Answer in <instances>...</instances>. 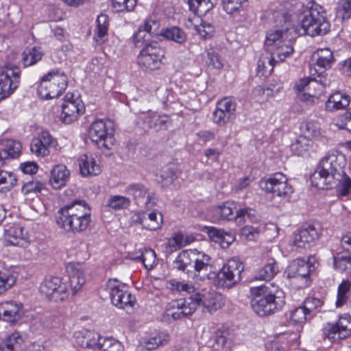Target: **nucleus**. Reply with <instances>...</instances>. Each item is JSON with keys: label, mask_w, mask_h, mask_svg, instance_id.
<instances>
[{"label": "nucleus", "mask_w": 351, "mask_h": 351, "mask_svg": "<svg viewBox=\"0 0 351 351\" xmlns=\"http://www.w3.org/2000/svg\"><path fill=\"white\" fill-rule=\"evenodd\" d=\"M173 267L186 273L190 277L213 280L216 287L224 289H230L240 282L244 269L243 263L233 258L228 260L217 273L213 271L210 257L197 250L182 251L173 261Z\"/></svg>", "instance_id": "nucleus-1"}, {"label": "nucleus", "mask_w": 351, "mask_h": 351, "mask_svg": "<svg viewBox=\"0 0 351 351\" xmlns=\"http://www.w3.org/2000/svg\"><path fill=\"white\" fill-rule=\"evenodd\" d=\"M346 165L343 153L336 150L328 152L311 176L312 186L322 190L336 188L339 196H347L351 190V178L345 171Z\"/></svg>", "instance_id": "nucleus-2"}, {"label": "nucleus", "mask_w": 351, "mask_h": 351, "mask_svg": "<svg viewBox=\"0 0 351 351\" xmlns=\"http://www.w3.org/2000/svg\"><path fill=\"white\" fill-rule=\"evenodd\" d=\"M276 28L268 32L265 45L270 49L271 56L275 62H282L293 53L292 35L293 29L290 27L288 16L278 12L274 14Z\"/></svg>", "instance_id": "nucleus-3"}, {"label": "nucleus", "mask_w": 351, "mask_h": 351, "mask_svg": "<svg viewBox=\"0 0 351 351\" xmlns=\"http://www.w3.org/2000/svg\"><path fill=\"white\" fill-rule=\"evenodd\" d=\"M56 221L66 232H82L90 222V208L85 201L75 200L57 212Z\"/></svg>", "instance_id": "nucleus-4"}, {"label": "nucleus", "mask_w": 351, "mask_h": 351, "mask_svg": "<svg viewBox=\"0 0 351 351\" xmlns=\"http://www.w3.org/2000/svg\"><path fill=\"white\" fill-rule=\"evenodd\" d=\"M250 291L254 296L251 300L252 308L260 316L274 314L285 304L284 291L272 283L252 287Z\"/></svg>", "instance_id": "nucleus-5"}, {"label": "nucleus", "mask_w": 351, "mask_h": 351, "mask_svg": "<svg viewBox=\"0 0 351 351\" xmlns=\"http://www.w3.org/2000/svg\"><path fill=\"white\" fill-rule=\"evenodd\" d=\"M307 14L301 21L304 33L314 37L324 35L330 29V24L328 21L322 6L311 2Z\"/></svg>", "instance_id": "nucleus-6"}, {"label": "nucleus", "mask_w": 351, "mask_h": 351, "mask_svg": "<svg viewBox=\"0 0 351 351\" xmlns=\"http://www.w3.org/2000/svg\"><path fill=\"white\" fill-rule=\"evenodd\" d=\"M67 77L58 70L49 71L42 77L38 93L43 99L58 97L67 86Z\"/></svg>", "instance_id": "nucleus-7"}, {"label": "nucleus", "mask_w": 351, "mask_h": 351, "mask_svg": "<svg viewBox=\"0 0 351 351\" xmlns=\"http://www.w3.org/2000/svg\"><path fill=\"white\" fill-rule=\"evenodd\" d=\"M164 57L165 50L158 42L152 41L142 48L137 62L143 70L154 71L160 68Z\"/></svg>", "instance_id": "nucleus-8"}, {"label": "nucleus", "mask_w": 351, "mask_h": 351, "mask_svg": "<svg viewBox=\"0 0 351 351\" xmlns=\"http://www.w3.org/2000/svg\"><path fill=\"white\" fill-rule=\"evenodd\" d=\"M313 67L310 68L311 75H317L319 83L322 86H326V79L322 74L330 69L335 62L333 53L328 48L319 49L311 56Z\"/></svg>", "instance_id": "nucleus-9"}, {"label": "nucleus", "mask_w": 351, "mask_h": 351, "mask_svg": "<svg viewBox=\"0 0 351 351\" xmlns=\"http://www.w3.org/2000/svg\"><path fill=\"white\" fill-rule=\"evenodd\" d=\"M260 186L266 193H271L280 197H287L293 192L292 186L287 183L286 176L280 172L261 180Z\"/></svg>", "instance_id": "nucleus-10"}, {"label": "nucleus", "mask_w": 351, "mask_h": 351, "mask_svg": "<svg viewBox=\"0 0 351 351\" xmlns=\"http://www.w3.org/2000/svg\"><path fill=\"white\" fill-rule=\"evenodd\" d=\"M90 140L104 151L110 150L114 142L112 134L108 132L106 123L104 120L93 122L88 131Z\"/></svg>", "instance_id": "nucleus-11"}, {"label": "nucleus", "mask_w": 351, "mask_h": 351, "mask_svg": "<svg viewBox=\"0 0 351 351\" xmlns=\"http://www.w3.org/2000/svg\"><path fill=\"white\" fill-rule=\"evenodd\" d=\"M40 292L47 299L56 302L65 300L69 294L66 285L58 277H49L40 286Z\"/></svg>", "instance_id": "nucleus-12"}, {"label": "nucleus", "mask_w": 351, "mask_h": 351, "mask_svg": "<svg viewBox=\"0 0 351 351\" xmlns=\"http://www.w3.org/2000/svg\"><path fill=\"white\" fill-rule=\"evenodd\" d=\"M323 335L332 342L347 338L351 334V317L344 315L336 324L327 323L322 329Z\"/></svg>", "instance_id": "nucleus-13"}, {"label": "nucleus", "mask_w": 351, "mask_h": 351, "mask_svg": "<svg viewBox=\"0 0 351 351\" xmlns=\"http://www.w3.org/2000/svg\"><path fill=\"white\" fill-rule=\"evenodd\" d=\"M237 103L230 97H224L217 102L213 113V121L219 126H224L236 117Z\"/></svg>", "instance_id": "nucleus-14"}, {"label": "nucleus", "mask_w": 351, "mask_h": 351, "mask_svg": "<svg viewBox=\"0 0 351 351\" xmlns=\"http://www.w3.org/2000/svg\"><path fill=\"white\" fill-rule=\"evenodd\" d=\"M313 266L304 259L297 258L293 261L287 268L285 274L289 279L300 280V288H305L309 285V275Z\"/></svg>", "instance_id": "nucleus-15"}, {"label": "nucleus", "mask_w": 351, "mask_h": 351, "mask_svg": "<svg viewBox=\"0 0 351 351\" xmlns=\"http://www.w3.org/2000/svg\"><path fill=\"white\" fill-rule=\"evenodd\" d=\"M20 69L18 67H6L0 73V99L10 96L19 84Z\"/></svg>", "instance_id": "nucleus-16"}, {"label": "nucleus", "mask_w": 351, "mask_h": 351, "mask_svg": "<svg viewBox=\"0 0 351 351\" xmlns=\"http://www.w3.org/2000/svg\"><path fill=\"white\" fill-rule=\"evenodd\" d=\"M66 99L62 105L61 119L66 124H70L77 120L79 115L84 112V106L79 98L74 99L73 95L66 96Z\"/></svg>", "instance_id": "nucleus-17"}, {"label": "nucleus", "mask_w": 351, "mask_h": 351, "mask_svg": "<svg viewBox=\"0 0 351 351\" xmlns=\"http://www.w3.org/2000/svg\"><path fill=\"white\" fill-rule=\"evenodd\" d=\"M127 194L133 196L137 204H144L147 208L153 207L156 203V197L154 193H148L147 189L141 184H132L125 189Z\"/></svg>", "instance_id": "nucleus-18"}, {"label": "nucleus", "mask_w": 351, "mask_h": 351, "mask_svg": "<svg viewBox=\"0 0 351 351\" xmlns=\"http://www.w3.org/2000/svg\"><path fill=\"white\" fill-rule=\"evenodd\" d=\"M319 237V232L315 225L303 226L294 234L293 245L298 248H307Z\"/></svg>", "instance_id": "nucleus-19"}, {"label": "nucleus", "mask_w": 351, "mask_h": 351, "mask_svg": "<svg viewBox=\"0 0 351 351\" xmlns=\"http://www.w3.org/2000/svg\"><path fill=\"white\" fill-rule=\"evenodd\" d=\"M55 143V140L49 132L42 131L32 139L30 149L36 156L44 157L49 154V147Z\"/></svg>", "instance_id": "nucleus-20"}, {"label": "nucleus", "mask_w": 351, "mask_h": 351, "mask_svg": "<svg viewBox=\"0 0 351 351\" xmlns=\"http://www.w3.org/2000/svg\"><path fill=\"white\" fill-rule=\"evenodd\" d=\"M23 314L21 302L8 301L0 303V319L14 324L19 321Z\"/></svg>", "instance_id": "nucleus-21"}, {"label": "nucleus", "mask_w": 351, "mask_h": 351, "mask_svg": "<svg viewBox=\"0 0 351 351\" xmlns=\"http://www.w3.org/2000/svg\"><path fill=\"white\" fill-rule=\"evenodd\" d=\"M66 271L69 276L71 289L75 294L86 282L84 267L80 263H69L66 266Z\"/></svg>", "instance_id": "nucleus-22"}, {"label": "nucleus", "mask_w": 351, "mask_h": 351, "mask_svg": "<svg viewBox=\"0 0 351 351\" xmlns=\"http://www.w3.org/2000/svg\"><path fill=\"white\" fill-rule=\"evenodd\" d=\"M199 307H202V311H206L209 313L216 311L221 306V295L215 291H204L199 293Z\"/></svg>", "instance_id": "nucleus-23"}, {"label": "nucleus", "mask_w": 351, "mask_h": 351, "mask_svg": "<svg viewBox=\"0 0 351 351\" xmlns=\"http://www.w3.org/2000/svg\"><path fill=\"white\" fill-rule=\"evenodd\" d=\"M80 174L83 177L95 176L101 172L100 165L92 155L83 154L78 159Z\"/></svg>", "instance_id": "nucleus-24"}, {"label": "nucleus", "mask_w": 351, "mask_h": 351, "mask_svg": "<svg viewBox=\"0 0 351 351\" xmlns=\"http://www.w3.org/2000/svg\"><path fill=\"white\" fill-rule=\"evenodd\" d=\"M141 119L145 127L156 131L167 129V123L169 121L167 116L159 115L153 112L143 113Z\"/></svg>", "instance_id": "nucleus-25"}, {"label": "nucleus", "mask_w": 351, "mask_h": 351, "mask_svg": "<svg viewBox=\"0 0 351 351\" xmlns=\"http://www.w3.org/2000/svg\"><path fill=\"white\" fill-rule=\"evenodd\" d=\"M169 339L170 336L167 332H160L143 338L141 342V346L145 350L152 351L160 346L166 345L169 341Z\"/></svg>", "instance_id": "nucleus-26"}, {"label": "nucleus", "mask_w": 351, "mask_h": 351, "mask_svg": "<svg viewBox=\"0 0 351 351\" xmlns=\"http://www.w3.org/2000/svg\"><path fill=\"white\" fill-rule=\"evenodd\" d=\"M107 289L109 291L112 304L119 308L123 307L122 296L126 292L123 289L125 285L120 282L117 279H109L106 282Z\"/></svg>", "instance_id": "nucleus-27"}, {"label": "nucleus", "mask_w": 351, "mask_h": 351, "mask_svg": "<svg viewBox=\"0 0 351 351\" xmlns=\"http://www.w3.org/2000/svg\"><path fill=\"white\" fill-rule=\"evenodd\" d=\"M70 172L64 165L55 166L51 171L49 182L55 189L64 186L69 180Z\"/></svg>", "instance_id": "nucleus-28"}, {"label": "nucleus", "mask_w": 351, "mask_h": 351, "mask_svg": "<svg viewBox=\"0 0 351 351\" xmlns=\"http://www.w3.org/2000/svg\"><path fill=\"white\" fill-rule=\"evenodd\" d=\"M350 102V96L340 92H336L329 97L325 106L326 110L329 111L342 110L348 107Z\"/></svg>", "instance_id": "nucleus-29"}, {"label": "nucleus", "mask_w": 351, "mask_h": 351, "mask_svg": "<svg viewBox=\"0 0 351 351\" xmlns=\"http://www.w3.org/2000/svg\"><path fill=\"white\" fill-rule=\"evenodd\" d=\"M199 293H196L188 298H181L173 300V304H176L177 306H180V309L184 313L185 317L192 315L196 311L197 308L199 306Z\"/></svg>", "instance_id": "nucleus-30"}, {"label": "nucleus", "mask_w": 351, "mask_h": 351, "mask_svg": "<svg viewBox=\"0 0 351 351\" xmlns=\"http://www.w3.org/2000/svg\"><path fill=\"white\" fill-rule=\"evenodd\" d=\"M209 237L215 243H218L223 248H227L235 239L234 236L230 232L211 228L208 232Z\"/></svg>", "instance_id": "nucleus-31"}, {"label": "nucleus", "mask_w": 351, "mask_h": 351, "mask_svg": "<svg viewBox=\"0 0 351 351\" xmlns=\"http://www.w3.org/2000/svg\"><path fill=\"white\" fill-rule=\"evenodd\" d=\"M282 88L281 83L277 84V86L270 84V86L266 88L261 86L255 87L252 91V95L254 98L259 101L263 102L268 99L269 97L274 96L277 94Z\"/></svg>", "instance_id": "nucleus-32"}, {"label": "nucleus", "mask_w": 351, "mask_h": 351, "mask_svg": "<svg viewBox=\"0 0 351 351\" xmlns=\"http://www.w3.org/2000/svg\"><path fill=\"white\" fill-rule=\"evenodd\" d=\"M278 272L279 267L276 261L273 258H269L267 259L265 266L258 271L255 278L263 280H270Z\"/></svg>", "instance_id": "nucleus-33"}, {"label": "nucleus", "mask_w": 351, "mask_h": 351, "mask_svg": "<svg viewBox=\"0 0 351 351\" xmlns=\"http://www.w3.org/2000/svg\"><path fill=\"white\" fill-rule=\"evenodd\" d=\"M160 37L173 41L178 44H183L186 41L187 35L181 28L173 26L168 28H162Z\"/></svg>", "instance_id": "nucleus-34"}, {"label": "nucleus", "mask_w": 351, "mask_h": 351, "mask_svg": "<svg viewBox=\"0 0 351 351\" xmlns=\"http://www.w3.org/2000/svg\"><path fill=\"white\" fill-rule=\"evenodd\" d=\"M6 241L12 245L22 246L24 242L23 228L16 225L5 231Z\"/></svg>", "instance_id": "nucleus-35"}, {"label": "nucleus", "mask_w": 351, "mask_h": 351, "mask_svg": "<svg viewBox=\"0 0 351 351\" xmlns=\"http://www.w3.org/2000/svg\"><path fill=\"white\" fill-rule=\"evenodd\" d=\"M232 346V338L228 331H217L214 344V347L216 350L221 349L224 351H230Z\"/></svg>", "instance_id": "nucleus-36"}, {"label": "nucleus", "mask_w": 351, "mask_h": 351, "mask_svg": "<svg viewBox=\"0 0 351 351\" xmlns=\"http://www.w3.org/2000/svg\"><path fill=\"white\" fill-rule=\"evenodd\" d=\"M83 340L82 341V346L87 348L98 349L100 350L103 339L105 337L100 336L97 332L86 330L83 335Z\"/></svg>", "instance_id": "nucleus-37"}, {"label": "nucleus", "mask_w": 351, "mask_h": 351, "mask_svg": "<svg viewBox=\"0 0 351 351\" xmlns=\"http://www.w3.org/2000/svg\"><path fill=\"white\" fill-rule=\"evenodd\" d=\"M140 27L152 37H160L162 34L160 21L156 16H151L147 18L144 21L143 24Z\"/></svg>", "instance_id": "nucleus-38"}, {"label": "nucleus", "mask_w": 351, "mask_h": 351, "mask_svg": "<svg viewBox=\"0 0 351 351\" xmlns=\"http://www.w3.org/2000/svg\"><path fill=\"white\" fill-rule=\"evenodd\" d=\"M300 129L303 132L302 137H305L309 141L313 138H316L321 135V128L318 122L311 121L303 123Z\"/></svg>", "instance_id": "nucleus-39"}, {"label": "nucleus", "mask_w": 351, "mask_h": 351, "mask_svg": "<svg viewBox=\"0 0 351 351\" xmlns=\"http://www.w3.org/2000/svg\"><path fill=\"white\" fill-rule=\"evenodd\" d=\"M43 56V52L38 48L26 49L23 53L22 62L25 66H30L40 61Z\"/></svg>", "instance_id": "nucleus-40"}, {"label": "nucleus", "mask_w": 351, "mask_h": 351, "mask_svg": "<svg viewBox=\"0 0 351 351\" xmlns=\"http://www.w3.org/2000/svg\"><path fill=\"white\" fill-rule=\"evenodd\" d=\"M162 223V215L161 213L152 212L141 219L142 226L148 230H156L160 228Z\"/></svg>", "instance_id": "nucleus-41"}, {"label": "nucleus", "mask_w": 351, "mask_h": 351, "mask_svg": "<svg viewBox=\"0 0 351 351\" xmlns=\"http://www.w3.org/2000/svg\"><path fill=\"white\" fill-rule=\"evenodd\" d=\"M97 23L95 38L97 43L101 44L104 42V38L106 35L108 29V16L104 14L99 15L97 19Z\"/></svg>", "instance_id": "nucleus-42"}, {"label": "nucleus", "mask_w": 351, "mask_h": 351, "mask_svg": "<svg viewBox=\"0 0 351 351\" xmlns=\"http://www.w3.org/2000/svg\"><path fill=\"white\" fill-rule=\"evenodd\" d=\"M21 150V144L19 141L8 140L3 149H0L3 157L5 159L8 158H16L20 155Z\"/></svg>", "instance_id": "nucleus-43"}, {"label": "nucleus", "mask_w": 351, "mask_h": 351, "mask_svg": "<svg viewBox=\"0 0 351 351\" xmlns=\"http://www.w3.org/2000/svg\"><path fill=\"white\" fill-rule=\"evenodd\" d=\"M275 61L272 57L261 56L257 62V72L263 76H267L272 72Z\"/></svg>", "instance_id": "nucleus-44"}, {"label": "nucleus", "mask_w": 351, "mask_h": 351, "mask_svg": "<svg viewBox=\"0 0 351 351\" xmlns=\"http://www.w3.org/2000/svg\"><path fill=\"white\" fill-rule=\"evenodd\" d=\"M311 147V141L302 136H300L291 145L292 152L297 156H304Z\"/></svg>", "instance_id": "nucleus-45"}, {"label": "nucleus", "mask_w": 351, "mask_h": 351, "mask_svg": "<svg viewBox=\"0 0 351 351\" xmlns=\"http://www.w3.org/2000/svg\"><path fill=\"white\" fill-rule=\"evenodd\" d=\"M21 341V338L18 332L12 333L0 344V351H15Z\"/></svg>", "instance_id": "nucleus-46"}, {"label": "nucleus", "mask_w": 351, "mask_h": 351, "mask_svg": "<svg viewBox=\"0 0 351 351\" xmlns=\"http://www.w3.org/2000/svg\"><path fill=\"white\" fill-rule=\"evenodd\" d=\"M45 189V184L38 180L32 179L27 182H24L22 187L21 192L24 195H28L29 193H38Z\"/></svg>", "instance_id": "nucleus-47"}, {"label": "nucleus", "mask_w": 351, "mask_h": 351, "mask_svg": "<svg viewBox=\"0 0 351 351\" xmlns=\"http://www.w3.org/2000/svg\"><path fill=\"white\" fill-rule=\"evenodd\" d=\"M336 16L344 21L351 17V0H339L336 7Z\"/></svg>", "instance_id": "nucleus-48"}, {"label": "nucleus", "mask_w": 351, "mask_h": 351, "mask_svg": "<svg viewBox=\"0 0 351 351\" xmlns=\"http://www.w3.org/2000/svg\"><path fill=\"white\" fill-rule=\"evenodd\" d=\"M130 204V199L122 195L110 196L108 200V206L115 210L127 208Z\"/></svg>", "instance_id": "nucleus-49"}, {"label": "nucleus", "mask_w": 351, "mask_h": 351, "mask_svg": "<svg viewBox=\"0 0 351 351\" xmlns=\"http://www.w3.org/2000/svg\"><path fill=\"white\" fill-rule=\"evenodd\" d=\"M351 289V282L349 280H343L338 287L337 298L336 301L337 307H341L346 303L348 300L347 293Z\"/></svg>", "instance_id": "nucleus-50"}, {"label": "nucleus", "mask_w": 351, "mask_h": 351, "mask_svg": "<svg viewBox=\"0 0 351 351\" xmlns=\"http://www.w3.org/2000/svg\"><path fill=\"white\" fill-rule=\"evenodd\" d=\"M16 282V276L10 271H0V294L11 288Z\"/></svg>", "instance_id": "nucleus-51"}, {"label": "nucleus", "mask_w": 351, "mask_h": 351, "mask_svg": "<svg viewBox=\"0 0 351 351\" xmlns=\"http://www.w3.org/2000/svg\"><path fill=\"white\" fill-rule=\"evenodd\" d=\"M334 266L340 271H348L351 269V256L338 254L334 256Z\"/></svg>", "instance_id": "nucleus-52"}, {"label": "nucleus", "mask_w": 351, "mask_h": 351, "mask_svg": "<svg viewBox=\"0 0 351 351\" xmlns=\"http://www.w3.org/2000/svg\"><path fill=\"white\" fill-rule=\"evenodd\" d=\"M196 33L204 40L211 38L215 33V28L213 25L206 21H202L199 25H195L194 27Z\"/></svg>", "instance_id": "nucleus-53"}, {"label": "nucleus", "mask_w": 351, "mask_h": 351, "mask_svg": "<svg viewBox=\"0 0 351 351\" xmlns=\"http://www.w3.org/2000/svg\"><path fill=\"white\" fill-rule=\"evenodd\" d=\"M141 263L147 269H152L156 265V254L152 249H143L141 252Z\"/></svg>", "instance_id": "nucleus-54"}, {"label": "nucleus", "mask_w": 351, "mask_h": 351, "mask_svg": "<svg viewBox=\"0 0 351 351\" xmlns=\"http://www.w3.org/2000/svg\"><path fill=\"white\" fill-rule=\"evenodd\" d=\"M235 208L234 203L226 202L217 207L216 213L220 219L230 220L233 216V210Z\"/></svg>", "instance_id": "nucleus-55"}, {"label": "nucleus", "mask_w": 351, "mask_h": 351, "mask_svg": "<svg viewBox=\"0 0 351 351\" xmlns=\"http://www.w3.org/2000/svg\"><path fill=\"white\" fill-rule=\"evenodd\" d=\"M323 302L316 298H307L303 304V306L308 313V315H312V317L316 314L317 310L322 307Z\"/></svg>", "instance_id": "nucleus-56"}, {"label": "nucleus", "mask_w": 351, "mask_h": 351, "mask_svg": "<svg viewBox=\"0 0 351 351\" xmlns=\"http://www.w3.org/2000/svg\"><path fill=\"white\" fill-rule=\"evenodd\" d=\"M136 3V0H112V6L116 12L131 11Z\"/></svg>", "instance_id": "nucleus-57"}, {"label": "nucleus", "mask_w": 351, "mask_h": 351, "mask_svg": "<svg viewBox=\"0 0 351 351\" xmlns=\"http://www.w3.org/2000/svg\"><path fill=\"white\" fill-rule=\"evenodd\" d=\"M16 176L11 172L0 170V185L5 184L7 190H11L16 184Z\"/></svg>", "instance_id": "nucleus-58"}, {"label": "nucleus", "mask_w": 351, "mask_h": 351, "mask_svg": "<svg viewBox=\"0 0 351 351\" xmlns=\"http://www.w3.org/2000/svg\"><path fill=\"white\" fill-rule=\"evenodd\" d=\"M247 0H222L223 10L228 14H233L239 12Z\"/></svg>", "instance_id": "nucleus-59"}, {"label": "nucleus", "mask_w": 351, "mask_h": 351, "mask_svg": "<svg viewBox=\"0 0 351 351\" xmlns=\"http://www.w3.org/2000/svg\"><path fill=\"white\" fill-rule=\"evenodd\" d=\"M102 351H124L123 345L118 341L112 338H106L103 339L101 348Z\"/></svg>", "instance_id": "nucleus-60"}, {"label": "nucleus", "mask_w": 351, "mask_h": 351, "mask_svg": "<svg viewBox=\"0 0 351 351\" xmlns=\"http://www.w3.org/2000/svg\"><path fill=\"white\" fill-rule=\"evenodd\" d=\"M170 289L173 291H177L178 292H186L191 293L195 291L193 285L184 282H180L176 280H171L169 282Z\"/></svg>", "instance_id": "nucleus-61"}, {"label": "nucleus", "mask_w": 351, "mask_h": 351, "mask_svg": "<svg viewBox=\"0 0 351 351\" xmlns=\"http://www.w3.org/2000/svg\"><path fill=\"white\" fill-rule=\"evenodd\" d=\"M180 308V306L173 304V301H172L167 306L165 315L174 320L181 319L184 317V313Z\"/></svg>", "instance_id": "nucleus-62"}, {"label": "nucleus", "mask_w": 351, "mask_h": 351, "mask_svg": "<svg viewBox=\"0 0 351 351\" xmlns=\"http://www.w3.org/2000/svg\"><path fill=\"white\" fill-rule=\"evenodd\" d=\"M206 63L208 66L213 69L219 70L223 66V64L219 55L215 51H210L207 53Z\"/></svg>", "instance_id": "nucleus-63"}, {"label": "nucleus", "mask_w": 351, "mask_h": 351, "mask_svg": "<svg viewBox=\"0 0 351 351\" xmlns=\"http://www.w3.org/2000/svg\"><path fill=\"white\" fill-rule=\"evenodd\" d=\"M177 177V169L173 164L167 165L162 169L160 178L166 181V184L171 183Z\"/></svg>", "instance_id": "nucleus-64"}]
</instances>
